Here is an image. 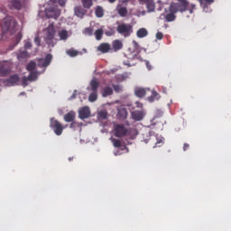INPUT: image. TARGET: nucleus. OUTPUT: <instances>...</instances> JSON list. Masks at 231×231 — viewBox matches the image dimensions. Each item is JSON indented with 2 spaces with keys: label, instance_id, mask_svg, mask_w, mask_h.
<instances>
[{
  "label": "nucleus",
  "instance_id": "19",
  "mask_svg": "<svg viewBox=\"0 0 231 231\" xmlns=\"http://www.w3.org/2000/svg\"><path fill=\"white\" fill-rule=\"evenodd\" d=\"M97 50L101 51V53H107L109 50H111V45H109V43H101Z\"/></svg>",
  "mask_w": 231,
  "mask_h": 231
},
{
  "label": "nucleus",
  "instance_id": "8",
  "mask_svg": "<svg viewBox=\"0 0 231 231\" xmlns=\"http://www.w3.org/2000/svg\"><path fill=\"white\" fill-rule=\"evenodd\" d=\"M127 133H129V130L124 125L114 126V134L116 138H124V136H127Z\"/></svg>",
  "mask_w": 231,
  "mask_h": 231
},
{
  "label": "nucleus",
  "instance_id": "46",
  "mask_svg": "<svg viewBox=\"0 0 231 231\" xmlns=\"http://www.w3.org/2000/svg\"><path fill=\"white\" fill-rule=\"evenodd\" d=\"M201 2L204 1V3H208V5H212L214 3V0H200Z\"/></svg>",
  "mask_w": 231,
  "mask_h": 231
},
{
  "label": "nucleus",
  "instance_id": "10",
  "mask_svg": "<svg viewBox=\"0 0 231 231\" xmlns=\"http://www.w3.org/2000/svg\"><path fill=\"white\" fill-rule=\"evenodd\" d=\"M74 14L76 17H79L80 19L84 18V15L88 14V10L86 8L82 7V5H78L74 7Z\"/></svg>",
  "mask_w": 231,
  "mask_h": 231
},
{
  "label": "nucleus",
  "instance_id": "55",
  "mask_svg": "<svg viewBox=\"0 0 231 231\" xmlns=\"http://www.w3.org/2000/svg\"><path fill=\"white\" fill-rule=\"evenodd\" d=\"M60 6H64L65 3L62 2V3H60Z\"/></svg>",
  "mask_w": 231,
  "mask_h": 231
},
{
  "label": "nucleus",
  "instance_id": "37",
  "mask_svg": "<svg viewBox=\"0 0 231 231\" xmlns=\"http://www.w3.org/2000/svg\"><path fill=\"white\" fill-rule=\"evenodd\" d=\"M162 145H163V139L162 138H160V139L157 138V141L155 143V145L153 146V149L156 148V147H162Z\"/></svg>",
  "mask_w": 231,
  "mask_h": 231
},
{
  "label": "nucleus",
  "instance_id": "35",
  "mask_svg": "<svg viewBox=\"0 0 231 231\" xmlns=\"http://www.w3.org/2000/svg\"><path fill=\"white\" fill-rule=\"evenodd\" d=\"M67 55H69V57H77V55H79V52L75 50H69L67 51Z\"/></svg>",
  "mask_w": 231,
  "mask_h": 231
},
{
  "label": "nucleus",
  "instance_id": "53",
  "mask_svg": "<svg viewBox=\"0 0 231 231\" xmlns=\"http://www.w3.org/2000/svg\"><path fill=\"white\" fill-rule=\"evenodd\" d=\"M107 1H108V3H111V4L116 3V0H107Z\"/></svg>",
  "mask_w": 231,
  "mask_h": 231
},
{
  "label": "nucleus",
  "instance_id": "9",
  "mask_svg": "<svg viewBox=\"0 0 231 231\" xmlns=\"http://www.w3.org/2000/svg\"><path fill=\"white\" fill-rule=\"evenodd\" d=\"M91 116V110H89V106H83L79 110V118L80 120H86V118H89Z\"/></svg>",
  "mask_w": 231,
  "mask_h": 231
},
{
  "label": "nucleus",
  "instance_id": "27",
  "mask_svg": "<svg viewBox=\"0 0 231 231\" xmlns=\"http://www.w3.org/2000/svg\"><path fill=\"white\" fill-rule=\"evenodd\" d=\"M81 3L86 10H89L93 6V0H81Z\"/></svg>",
  "mask_w": 231,
  "mask_h": 231
},
{
  "label": "nucleus",
  "instance_id": "17",
  "mask_svg": "<svg viewBox=\"0 0 231 231\" xmlns=\"http://www.w3.org/2000/svg\"><path fill=\"white\" fill-rule=\"evenodd\" d=\"M114 51H120L124 48V43L120 40H116L112 42Z\"/></svg>",
  "mask_w": 231,
  "mask_h": 231
},
{
  "label": "nucleus",
  "instance_id": "26",
  "mask_svg": "<svg viewBox=\"0 0 231 231\" xmlns=\"http://www.w3.org/2000/svg\"><path fill=\"white\" fill-rule=\"evenodd\" d=\"M38 77H39V72L32 71V72H30L27 79H29L30 82H33V81L37 80Z\"/></svg>",
  "mask_w": 231,
  "mask_h": 231
},
{
  "label": "nucleus",
  "instance_id": "38",
  "mask_svg": "<svg viewBox=\"0 0 231 231\" xmlns=\"http://www.w3.org/2000/svg\"><path fill=\"white\" fill-rule=\"evenodd\" d=\"M24 48L26 50H32V42L30 40L24 41Z\"/></svg>",
  "mask_w": 231,
  "mask_h": 231
},
{
  "label": "nucleus",
  "instance_id": "4",
  "mask_svg": "<svg viewBox=\"0 0 231 231\" xmlns=\"http://www.w3.org/2000/svg\"><path fill=\"white\" fill-rule=\"evenodd\" d=\"M100 86V83L97 79H92L90 81V90L92 93H90L88 97L89 102H97L98 99V87Z\"/></svg>",
  "mask_w": 231,
  "mask_h": 231
},
{
  "label": "nucleus",
  "instance_id": "16",
  "mask_svg": "<svg viewBox=\"0 0 231 231\" xmlns=\"http://www.w3.org/2000/svg\"><path fill=\"white\" fill-rule=\"evenodd\" d=\"M77 115L75 114V112L73 111H69V113H67L64 117H63V120L65 122H67L68 124L69 122H74L75 121V118H76Z\"/></svg>",
  "mask_w": 231,
  "mask_h": 231
},
{
  "label": "nucleus",
  "instance_id": "25",
  "mask_svg": "<svg viewBox=\"0 0 231 231\" xmlns=\"http://www.w3.org/2000/svg\"><path fill=\"white\" fill-rule=\"evenodd\" d=\"M58 35L60 37V41H67L68 40V31L66 30H61L58 32Z\"/></svg>",
  "mask_w": 231,
  "mask_h": 231
},
{
  "label": "nucleus",
  "instance_id": "33",
  "mask_svg": "<svg viewBox=\"0 0 231 231\" xmlns=\"http://www.w3.org/2000/svg\"><path fill=\"white\" fill-rule=\"evenodd\" d=\"M110 141L112 142L114 147H117V148L122 147V141H120L119 139L111 137Z\"/></svg>",
  "mask_w": 231,
  "mask_h": 231
},
{
  "label": "nucleus",
  "instance_id": "44",
  "mask_svg": "<svg viewBox=\"0 0 231 231\" xmlns=\"http://www.w3.org/2000/svg\"><path fill=\"white\" fill-rule=\"evenodd\" d=\"M114 90L119 93V91H122V88L119 85H114Z\"/></svg>",
  "mask_w": 231,
  "mask_h": 231
},
{
  "label": "nucleus",
  "instance_id": "41",
  "mask_svg": "<svg viewBox=\"0 0 231 231\" xmlns=\"http://www.w3.org/2000/svg\"><path fill=\"white\" fill-rule=\"evenodd\" d=\"M85 33H87V35H93V29L91 27L86 28Z\"/></svg>",
  "mask_w": 231,
  "mask_h": 231
},
{
  "label": "nucleus",
  "instance_id": "5",
  "mask_svg": "<svg viewBox=\"0 0 231 231\" xmlns=\"http://www.w3.org/2000/svg\"><path fill=\"white\" fill-rule=\"evenodd\" d=\"M116 32L123 37H131V33H133V25L129 23H120L116 27Z\"/></svg>",
  "mask_w": 231,
  "mask_h": 231
},
{
  "label": "nucleus",
  "instance_id": "42",
  "mask_svg": "<svg viewBox=\"0 0 231 231\" xmlns=\"http://www.w3.org/2000/svg\"><path fill=\"white\" fill-rule=\"evenodd\" d=\"M156 39H157L158 41H162V39H163V32H158L156 33Z\"/></svg>",
  "mask_w": 231,
  "mask_h": 231
},
{
  "label": "nucleus",
  "instance_id": "14",
  "mask_svg": "<svg viewBox=\"0 0 231 231\" xmlns=\"http://www.w3.org/2000/svg\"><path fill=\"white\" fill-rule=\"evenodd\" d=\"M116 11L118 15H120V17H127V7L123 6L122 5H117L116 6Z\"/></svg>",
  "mask_w": 231,
  "mask_h": 231
},
{
  "label": "nucleus",
  "instance_id": "52",
  "mask_svg": "<svg viewBox=\"0 0 231 231\" xmlns=\"http://www.w3.org/2000/svg\"><path fill=\"white\" fill-rule=\"evenodd\" d=\"M75 160V157H69V162H73Z\"/></svg>",
  "mask_w": 231,
  "mask_h": 231
},
{
  "label": "nucleus",
  "instance_id": "48",
  "mask_svg": "<svg viewBox=\"0 0 231 231\" xmlns=\"http://www.w3.org/2000/svg\"><path fill=\"white\" fill-rule=\"evenodd\" d=\"M119 2L122 3V5H125L129 3V0H119Z\"/></svg>",
  "mask_w": 231,
  "mask_h": 231
},
{
  "label": "nucleus",
  "instance_id": "12",
  "mask_svg": "<svg viewBox=\"0 0 231 231\" xmlns=\"http://www.w3.org/2000/svg\"><path fill=\"white\" fill-rule=\"evenodd\" d=\"M52 59H53V56L51 54H47L45 59L40 60V66H42V68H48V66L51 64Z\"/></svg>",
  "mask_w": 231,
  "mask_h": 231
},
{
  "label": "nucleus",
  "instance_id": "28",
  "mask_svg": "<svg viewBox=\"0 0 231 231\" xmlns=\"http://www.w3.org/2000/svg\"><path fill=\"white\" fill-rule=\"evenodd\" d=\"M10 68H7V67H5V66H2L0 67V75L2 77H6V75H10Z\"/></svg>",
  "mask_w": 231,
  "mask_h": 231
},
{
  "label": "nucleus",
  "instance_id": "49",
  "mask_svg": "<svg viewBox=\"0 0 231 231\" xmlns=\"http://www.w3.org/2000/svg\"><path fill=\"white\" fill-rule=\"evenodd\" d=\"M189 145L188 143H184L183 151H187L189 149Z\"/></svg>",
  "mask_w": 231,
  "mask_h": 231
},
{
  "label": "nucleus",
  "instance_id": "22",
  "mask_svg": "<svg viewBox=\"0 0 231 231\" xmlns=\"http://www.w3.org/2000/svg\"><path fill=\"white\" fill-rule=\"evenodd\" d=\"M113 95V88L111 87H106L102 90V97L106 98V97H111Z\"/></svg>",
  "mask_w": 231,
  "mask_h": 231
},
{
  "label": "nucleus",
  "instance_id": "3",
  "mask_svg": "<svg viewBox=\"0 0 231 231\" xmlns=\"http://www.w3.org/2000/svg\"><path fill=\"white\" fill-rule=\"evenodd\" d=\"M1 26L3 32H11V33H13V32L15 31V26H17V22L15 19H14V17L6 16L3 19Z\"/></svg>",
  "mask_w": 231,
  "mask_h": 231
},
{
  "label": "nucleus",
  "instance_id": "18",
  "mask_svg": "<svg viewBox=\"0 0 231 231\" xmlns=\"http://www.w3.org/2000/svg\"><path fill=\"white\" fill-rule=\"evenodd\" d=\"M134 95L138 98H143L145 95H147V89L142 88H136L134 89Z\"/></svg>",
  "mask_w": 231,
  "mask_h": 231
},
{
  "label": "nucleus",
  "instance_id": "23",
  "mask_svg": "<svg viewBox=\"0 0 231 231\" xmlns=\"http://www.w3.org/2000/svg\"><path fill=\"white\" fill-rule=\"evenodd\" d=\"M148 33L147 29L141 28L137 31L136 35L139 39H143V37H147Z\"/></svg>",
  "mask_w": 231,
  "mask_h": 231
},
{
  "label": "nucleus",
  "instance_id": "39",
  "mask_svg": "<svg viewBox=\"0 0 231 231\" xmlns=\"http://www.w3.org/2000/svg\"><path fill=\"white\" fill-rule=\"evenodd\" d=\"M156 97H158V94L153 91L152 96L148 97L149 102H154V98H156Z\"/></svg>",
  "mask_w": 231,
  "mask_h": 231
},
{
  "label": "nucleus",
  "instance_id": "50",
  "mask_svg": "<svg viewBox=\"0 0 231 231\" xmlns=\"http://www.w3.org/2000/svg\"><path fill=\"white\" fill-rule=\"evenodd\" d=\"M190 9H191V10H196V5L191 4V5H190Z\"/></svg>",
  "mask_w": 231,
  "mask_h": 231
},
{
  "label": "nucleus",
  "instance_id": "43",
  "mask_svg": "<svg viewBox=\"0 0 231 231\" xmlns=\"http://www.w3.org/2000/svg\"><path fill=\"white\" fill-rule=\"evenodd\" d=\"M28 80H30L27 77H23L22 79L23 86L26 87L28 86Z\"/></svg>",
  "mask_w": 231,
  "mask_h": 231
},
{
  "label": "nucleus",
  "instance_id": "21",
  "mask_svg": "<svg viewBox=\"0 0 231 231\" xmlns=\"http://www.w3.org/2000/svg\"><path fill=\"white\" fill-rule=\"evenodd\" d=\"M82 125H84L83 123L72 121L71 124L69 125V129H72L73 131H77V129H82Z\"/></svg>",
  "mask_w": 231,
  "mask_h": 231
},
{
  "label": "nucleus",
  "instance_id": "20",
  "mask_svg": "<svg viewBox=\"0 0 231 231\" xmlns=\"http://www.w3.org/2000/svg\"><path fill=\"white\" fill-rule=\"evenodd\" d=\"M144 4H146V8L148 10V12H154V10H156V5L154 4V1L152 0H147L144 2Z\"/></svg>",
  "mask_w": 231,
  "mask_h": 231
},
{
  "label": "nucleus",
  "instance_id": "2",
  "mask_svg": "<svg viewBox=\"0 0 231 231\" xmlns=\"http://www.w3.org/2000/svg\"><path fill=\"white\" fill-rule=\"evenodd\" d=\"M179 3H171L170 5V12L172 14H178L180 12H187L189 10V6H190V3L188 0H177Z\"/></svg>",
  "mask_w": 231,
  "mask_h": 231
},
{
  "label": "nucleus",
  "instance_id": "32",
  "mask_svg": "<svg viewBox=\"0 0 231 231\" xmlns=\"http://www.w3.org/2000/svg\"><path fill=\"white\" fill-rule=\"evenodd\" d=\"M35 68H37V63H35L34 61H30L26 66L27 71H30V72L35 71Z\"/></svg>",
  "mask_w": 231,
  "mask_h": 231
},
{
  "label": "nucleus",
  "instance_id": "24",
  "mask_svg": "<svg viewBox=\"0 0 231 231\" xmlns=\"http://www.w3.org/2000/svg\"><path fill=\"white\" fill-rule=\"evenodd\" d=\"M95 15L98 19L104 17V8L102 6H100V5H97L96 7Z\"/></svg>",
  "mask_w": 231,
  "mask_h": 231
},
{
  "label": "nucleus",
  "instance_id": "13",
  "mask_svg": "<svg viewBox=\"0 0 231 231\" xmlns=\"http://www.w3.org/2000/svg\"><path fill=\"white\" fill-rule=\"evenodd\" d=\"M144 116H145V114L143 113V111L135 110V111L132 112V118H133V120H135L136 122H140V121L143 120Z\"/></svg>",
  "mask_w": 231,
  "mask_h": 231
},
{
  "label": "nucleus",
  "instance_id": "6",
  "mask_svg": "<svg viewBox=\"0 0 231 231\" xmlns=\"http://www.w3.org/2000/svg\"><path fill=\"white\" fill-rule=\"evenodd\" d=\"M45 15L48 19H59V16L60 15V9H59L57 5H53L45 9Z\"/></svg>",
  "mask_w": 231,
  "mask_h": 231
},
{
  "label": "nucleus",
  "instance_id": "54",
  "mask_svg": "<svg viewBox=\"0 0 231 231\" xmlns=\"http://www.w3.org/2000/svg\"><path fill=\"white\" fill-rule=\"evenodd\" d=\"M194 9H189V14H193Z\"/></svg>",
  "mask_w": 231,
  "mask_h": 231
},
{
  "label": "nucleus",
  "instance_id": "45",
  "mask_svg": "<svg viewBox=\"0 0 231 231\" xmlns=\"http://www.w3.org/2000/svg\"><path fill=\"white\" fill-rule=\"evenodd\" d=\"M135 106L139 109H142V107H143V104H142L140 101L135 102Z\"/></svg>",
  "mask_w": 231,
  "mask_h": 231
},
{
  "label": "nucleus",
  "instance_id": "29",
  "mask_svg": "<svg viewBox=\"0 0 231 231\" xmlns=\"http://www.w3.org/2000/svg\"><path fill=\"white\" fill-rule=\"evenodd\" d=\"M117 116H119V118H127V109L119 108L117 111Z\"/></svg>",
  "mask_w": 231,
  "mask_h": 231
},
{
  "label": "nucleus",
  "instance_id": "1",
  "mask_svg": "<svg viewBox=\"0 0 231 231\" xmlns=\"http://www.w3.org/2000/svg\"><path fill=\"white\" fill-rule=\"evenodd\" d=\"M57 31H55V26L51 23L45 32L44 41L48 44L49 48H54V46L59 42V39L55 37Z\"/></svg>",
  "mask_w": 231,
  "mask_h": 231
},
{
  "label": "nucleus",
  "instance_id": "36",
  "mask_svg": "<svg viewBox=\"0 0 231 231\" xmlns=\"http://www.w3.org/2000/svg\"><path fill=\"white\" fill-rule=\"evenodd\" d=\"M28 57V51H23L18 54V59L21 60L22 59H26Z\"/></svg>",
  "mask_w": 231,
  "mask_h": 231
},
{
  "label": "nucleus",
  "instance_id": "11",
  "mask_svg": "<svg viewBox=\"0 0 231 231\" xmlns=\"http://www.w3.org/2000/svg\"><path fill=\"white\" fill-rule=\"evenodd\" d=\"M10 10H21L23 8V4L21 0H11L8 5Z\"/></svg>",
  "mask_w": 231,
  "mask_h": 231
},
{
  "label": "nucleus",
  "instance_id": "15",
  "mask_svg": "<svg viewBox=\"0 0 231 231\" xmlns=\"http://www.w3.org/2000/svg\"><path fill=\"white\" fill-rule=\"evenodd\" d=\"M7 86H17L19 82V76L17 74L12 75L7 80Z\"/></svg>",
  "mask_w": 231,
  "mask_h": 231
},
{
  "label": "nucleus",
  "instance_id": "40",
  "mask_svg": "<svg viewBox=\"0 0 231 231\" xmlns=\"http://www.w3.org/2000/svg\"><path fill=\"white\" fill-rule=\"evenodd\" d=\"M34 43L36 44V46H41V37L39 35H36L34 37Z\"/></svg>",
  "mask_w": 231,
  "mask_h": 231
},
{
  "label": "nucleus",
  "instance_id": "31",
  "mask_svg": "<svg viewBox=\"0 0 231 231\" xmlns=\"http://www.w3.org/2000/svg\"><path fill=\"white\" fill-rule=\"evenodd\" d=\"M174 14L176 13L171 12L170 14H166L165 19L167 23H172V21H176V15Z\"/></svg>",
  "mask_w": 231,
  "mask_h": 231
},
{
  "label": "nucleus",
  "instance_id": "57",
  "mask_svg": "<svg viewBox=\"0 0 231 231\" xmlns=\"http://www.w3.org/2000/svg\"><path fill=\"white\" fill-rule=\"evenodd\" d=\"M71 98H75V95H72V96H71Z\"/></svg>",
  "mask_w": 231,
  "mask_h": 231
},
{
  "label": "nucleus",
  "instance_id": "51",
  "mask_svg": "<svg viewBox=\"0 0 231 231\" xmlns=\"http://www.w3.org/2000/svg\"><path fill=\"white\" fill-rule=\"evenodd\" d=\"M138 1H139L140 5H145V1H147V0H138Z\"/></svg>",
  "mask_w": 231,
  "mask_h": 231
},
{
  "label": "nucleus",
  "instance_id": "56",
  "mask_svg": "<svg viewBox=\"0 0 231 231\" xmlns=\"http://www.w3.org/2000/svg\"><path fill=\"white\" fill-rule=\"evenodd\" d=\"M17 37H19V39H21V33H18Z\"/></svg>",
  "mask_w": 231,
  "mask_h": 231
},
{
  "label": "nucleus",
  "instance_id": "47",
  "mask_svg": "<svg viewBox=\"0 0 231 231\" xmlns=\"http://www.w3.org/2000/svg\"><path fill=\"white\" fill-rule=\"evenodd\" d=\"M100 116H102V118H106L107 114L106 112H100Z\"/></svg>",
  "mask_w": 231,
  "mask_h": 231
},
{
  "label": "nucleus",
  "instance_id": "7",
  "mask_svg": "<svg viewBox=\"0 0 231 231\" xmlns=\"http://www.w3.org/2000/svg\"><path fill=\"white\" fill-rule=\"evenodd\" d=\"M50 127L54 131L57 136H60V134H62V132L64 131V129H66V127H68V125L64 126L58 120L51 118Z\"/></svg>",
  "mask_w": 231,
  "mask_h": 231
},
{
  "label": "nucleus",
  "instance_id": "34",
  "mask_svg": "<svg viewBox=\"0 0 231 231\" xmlns=\"http://www.w3.org/2000/svg\"><path fill=\"white\" fill-rule=\"evenodd\" d=\"M115 33H116L115 29L111 28V27L108 28V30L105 32V35H106V37H111V36L115 35Z\"/></svg>",
  "mask_w": 231,
  "mask_h": 231
},
{
  "label": "nucleus",
  "instance_id": "30",
  "mask_svg": "<svg viewBox=\"0 0 231 231\" xmlns=\"http://www.w3.org/2000/svg\"><path fill=\"white\" fill-rule=\"evenodd\" d=\"M94 35H95L97 41H102V36L104 35V30H102V29L96 30Z\"/></svg>",
  "mask_w": 231,
  "mask_h": 231
}]
</instances>
